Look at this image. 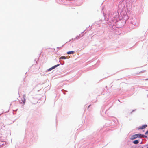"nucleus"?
<instances>
[{"mask_svg":"<svg viewBox=\"0 0 148 148\" xmlns=\"http://www.w3.org/2000/svg\"><path fill=\"white\" fill-rule=\"evenodd\" d=\"M133 143L134 144H137L138 143L139 141L138 140H136L134 141Z\"/></svg>","mask_w":148,"mask_h":148,"instance_id":"nucleus-5","label":"nucleus"},{"mask_svg":"<svg viewBox=\"0 0 148 148\" xmlns=\"http://www.w3.org/2000/svg\"><path fill=\"white\" fill-rule=\"evenodd\" d=\"M140 137H145V138H147V136H146L144 135H141Z\"/></svg>","mask_w":148,"mask_h":148,"instance_id":"nucleus-8","label":"nucleus"},{"mask_svg":"<svg viewBox=\"0 0 148 148\" xmlns=\"http://www.w3.org/2000/svg\"><path fill=\"white\" fill-rule=\"evenodd\" d=\"M141 134H135L133 135L131 137V139L132 140L135 139L138 137H140Z\"/></svg>","mask_w":148,"mask_h":148,"instance_id":"nucleus-1","label":"nucleus"},{"mask_svg":"<svg viewBox=\"0 0 148 148\" xmlns=\"http://www.w3.org/2000/svg\"><path fill=\"white\" fill-rule=\"evenodd\" d=\"M146 134H148V130L145 133Z\"/></svg>","mask_w":148,"mask_h":148,"instance_id":"nucleus-9","label":"nucleus"},{"mask_svg":"<svg viewBox=\"0 0 148 148\" xmlns=\"http://www.w3.org/2000/svg\"><path fill=\"white\" fill-rule=\"evenodd\" d=\"M66 58L65 56H62L60 57L59 58V59H65Z\"/></svg>","mask_w":148,"mask_h":148,"instance_id":"nucleus-6","label":"nucleus"},{"mask_svg":"<svg viewBox=\"0 0 148 148\" xmlns=\"http://www.w3.org/2000/svg\"><path fill=\"white\" fill-rule=\"evenodd\" d=\"M25 95H23V97H24V101H23V103L24 104H25Z\"/></svg>","mask_w":148,"mask_h":148,"instance_id":"nucleus-7","label":"nucleus"},{"mask_svg":"<svg viewBox=\"0 0 148 148\" xmlns=\"http://www.w3.org/2000/svg\"><path fill=\"white\" fill-rule=\"evenodd\" d=\"M90 105H89V106H88V108H89V107H90Z\"/></svg>","mask_w":148,"mask_h":148,"instance_id":"nucleus-10","label":"nucleus"},{"mask_svg":"<svg viewBox=\"0 0 148 148\" xmlns=\"http://www.w3.org/2000/svg\"><path fill=\"white\" fill-rule=\"evenodd\" d=\"M147 125H143L141 127L138 128V130H142L143 129H144L145 128L147 127Z\"/></svg>","mask_w":148,"mask_h":148,"instance_id":"nucleus-3","label":"nucleus"},{"mask_svg":"<svg viewBox=\"0 0 148 148\" xmlns=\"http://www.w3.org/2000/svg\"><path fill=\"white\" fill-rule=\"evenodd\" d=\"M59 65H60V64H57V65H55V66H53L52 67L49 69H48V71H51V70L53 69H55V68H56V67H57V66H58Z\"/></svg>","mask_w":148,"mask_h":148,"instance_id":"nucleus-2","label":"nucleus"},{"mask_svg":"<svg viewBox=\"0 0 148 148\" xmlns=\"http://www.w3.org/2000/svg\"><path fill=\"white\" fill-rule=\"evenodd\" d=\"M74 53V52L73 51H68L67 52V54H73Z\"/></svg>","mask_w":148,"mask_h":148,"instance_id":"nucleus-4","label":"nucleus"},{"mask_svg":"<svg viewBox=\"0 0 148 148\" xmlns=\"http://www.w3.org/2000/svg\"><path fill=\"white\" fill-rule=\"evenodd\" d=\"M147 148H148V147Z\"/></svg>","mask_w":148,"mask_h":148,"instance_id":"nucleus-11","label":"nucleus"}]
</instances>
